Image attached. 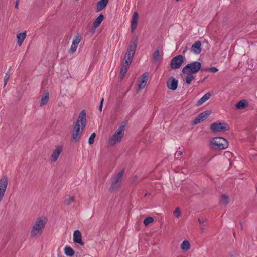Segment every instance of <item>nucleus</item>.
Listing matches in <instances>:
<instances>
[{
    "instance_id": "obj_1",
    "label": "nucleus",
    "mask_w": 257,
    "mask_h": 257,
    "mask_svg": "<svg viewBox=\"0 0 257 257\" xmlns=\"http://www.w3.org/2000/svg\"><path fill=\"white\" fill-rule=\"evenodd\" d=\"M86 125V112L85 110H83L80 113L76 122L74 125L72 132V142L76 143L80 140Z\"/></svg>"
},
{
    "instance_id": "obj_2",
    "label": "nucleus",
    "mask_w": 257,
    "mask_h": 257,
    "mask_svg": "<svg viewBox=\"0 0 257 257\" xmlns=\"http://www.w3.org/2000/svg\"><path fill=\"white\" fill-rule=\"evenodd\" d=\"M47 221V219L43 217L36 219L30 232L31 237H38L41 235Z\"/></svg>"
},
{
    "instance_id": "obj_3",
    "label": "nucleus",
    "mask_w": 257,
    "mask_h": 257,
    "mask_svg": "<svg viewBox=\"0 0 257 257\" xmlns=\"http://www.w3.org/2000/svg\"><path fill=\"white\" fill-rule=\"evenodd\" d=\"M138 41V37H134L127 49L124 56L125 64L127 65H131L137 47Z\"/></svg>"
},
{
    "instance_id": "obj_4",
    "label": "nucleus",
    "mask_w": 257,
    "mask_h": 257,
    "mask_svg": "<svg viewBox=\"0 0 257 257\" xmlns=\"http://www.w3.org/2000/svg\"><path fill=\"white\" fill-rule=\"evenodd\" d=\"M126 125V122H122L118 129L115 131L113 136L109 139L108 144L113 146L116 143L121 141L124 135L125 128Z\"/></svg>"
},
{
    "instance_id": "obj_5",
    "label": "nucleus",
    "mask_w": 257,
    "mask_h": 257,
    "mask_svg": "<svg viewBox=\"0 0 257 257\" xmlns=\"http://www.w3.org/2000/svg\"><path fill=\"white\" fill-rule=\"evenodd\" d=\"M200 69H201V63L198 61H194L184 67L182 72L185 74H193L197 73Z\"/></svg>"
},
{
    "instance_id": "obj_6",
    "label": "nucleus",
    "mask_w": 257,
    "mask_h": 257,
    "mask_svg": "<svg viewBox=\"0 0 257 257\" xmlns=\"http://www.w3.org/2000/svg\"><path fill=\"white\" fill-rule=\"evenodd\" d=\"M229 128V126L227 123L220 121L213 123L210 125V130L212 132H224Z\"/></svg>"
},
{
    "instance_id": "obj_7",
    "label": "nucleus",
    "mask_w": 257,
    "mask_h": 257,
    "mask_svg": "<svg viewBox=\"0 0 257 257\" xmlns=\"http://www.w3.org/2000/svg\"><path fill=\"white\" fill-rule=\"evenodd\" d=\"M184 60V57L182 55H177L171 61L170 65L172 69H176L179 68L182 65Z\"/></svg>"
},
{
    "instance_id": "obj_8",
    "label": "nucleus",
    "mask_w": 257,
    "mask_h": 257,
    "mask_svg": "<svg viewBox=\"0 0 257 257\" xmlns=\"http://www.w3.org/2000/svg\"><path fill=\"white\" fill-rule=\"evenodd\" d=\"M213 145L218 149H224L228 146V142L225 139L218 137L214 139Z\"/></svg>"
},
{
    "instance_id": "obj_9",
    "label": "nucleus",
    "mask_w": 257,
    "mask_h": 257,
    "mask_svg": "<svg viewBox=\"0 0 257 257\" xmlns=\"http://www.w3.org/2000/svg\"><path fill=\"white\" fill-rule=\"evenodd\" d=\"M8 184V179L7 176L3 177L0 180V202L2 201L4 197Z\"/></svg>"
},
{
    "instance_id": "obj_10",
    "label": "nucleus",
    "mask_w": 257,
    "mask_h": 257,
    "mask_svg": "<svg viewBox=\"0 0 257 257\" xmlns=\"http://www.w3.org/2000/svg\"><path fill=\"white\" fill-rule=\"evenodd\" d=\"M63 151V146L57 145L56 146L55 149L53 150L52 154L51 155L50 159L51 161L55 162L58 160L60 154Z\"/></svg>"
},
{
    "instance_id": "obj_11",
    "label": "nucleus",
    "mask_w": 257,
    "mask_h": 257,
    "mask_svg": "<svg viewBox=\"0 0 257 257\" xmlns=\"http://www.w3.org/2000/svg\"><path fill=\"white\" fill-rule=\"evenodd\" d=\"M178 81L177 79L171 77L170 78L167 82V87L171 90H175L177 89L178 87Z\"/></svg>"
},
{
    "instance_id": "obj_12",
    "label": "nucleus",
    "mask_w": 257,
    "mask_h": 257,
    "mask_svg": "<svg viewBox=\"0 0 257 257\" xmlns=\"http://www.w3.org/2000/svg\"><path fill=\"white\" fill-rule=\"evenodd\" d=\"M73 241L74 243L79 244L81 246L84 245V242L82 240L81 233L79 230H76L74 232Z\"/></svg>"
},
{
    "instance_id": "obj_13",
    "label": "nucleus",
    "mask_w": 257,
    "mask_h": 257,
    "mask_svg": "<svg viewBox=\"0 0 257 257\" xmlns=\"http://www.w3.org/2000/svg\"><path fill=\"white\" fill-rule=\"evenodd\" d=\"M149 73L145 72L142 74L141 76V81L138 83V88L139 90H141L143 88H144L147 83V81L148 79Z\"/></svg>"
},
{
    "instance_id": "obj_14",
    "label": "nucleus",
    "mask_w": 257,
    "mask_h": 257,
    "mask_svg": "<svg viewBox=\"0 0 257 257\" xmlns=\"http://www.w3.org/2000/svg\"><path fill=\"white\" fill-rule=\"evenodd\" d=\"M191 50L196 54H199L201 51V42L200 41H196L192 45Z\"/></svg>"
},
{
    "instance_id": "obj_15",
    "label": "nucleus",
    "mask_w": 257,
    "mask_h": 257,
    "mask_svg": "<svg viewBox=\"0 0 257 257\" xmlns=\"http://www.w3.org/2000/svg\"><path fill=\"white\" fill-rule=\"evenodd\" d=\"M109 0H100L96 5V11L100 12L104 9L107 5Z\"/></svg>"
},
{
    "instance_id": "obj_16",
    "label": "nucleus",
    "mask_w": 257,
    "mask_h": 257,
    "mask_svg": "<svg viewBox=\"0 0 257 257\" xmlns=\"http://www.w3.org/2000/svg\"><path fill=\"white\" fill-rule=\"evenodd\" d=\"M138 14L137 12H135L133 15L132 22H131V29L133 32L137 27L138 20Z\"/></svg>"
},
{
    "instance_id": "obj_17",
    "label": "nucleus",
    "mask_w": 257,
    "mask_h": 257,
    "mask_svg": "<svg viewBox=\"0 0 257 257\" xmlns=\"http://www.w3.org/2000/svg\"><path fill=\"white\" fill-rule=\"evenodd\" d=\"M212 95V94L210 92H208L206 93L197 102L196 105L198 106H200L205 102H206L207 100H208L211 97Z\"/></svg>"
},
{
    "instance_id": "obj_18",
    "label": "nucleus",
    "mask_w": 257,
    "mask_h": 257,
    "mask_svg": "<svg viewBox=\"0 0 257 257\" xmlns=\"http://www.w3.org/2000/svg\"><path fill=\"white\" fill-rule=\"evenodd\" d=\"M248 105L247 101L245 99H243L239 101L235 104V107L237 109L241 110L243 109Z\"/></svg>"
},
{
    "instance_id": "obj_19",
    "label": "nucleus",
    "mask_w": 257,
    "mask_h": 257,
    "mask_svg": "<svg viewBox=\"0 0 257 257\" xmlns=\"http://www.w3.org/2000/svg\"><path fill=\"white\" fill-rule=\"evenodd\" d=\"M49 98V93L48 91H45L44 95L42 96L41 98V102H40V106H42L46 105Z\"/></svg>"
},
{
    "instance_id": "obj_20",
    "label": "nucleus",
    "mask_w": 257,
    "mask_h": 257,
    "mask_svg": "<svg viewBox=\"0 0 257 257\" xmlns=\"http://www.w3.org/2000/svg\"><path fill=\"white\" fill-rule=\"evenodd\" d=\"M26 37V31H24L22 33H19L17 36L18 40V44L19 46H21L23 42Z\"/></svg>"
},
{
    "instance_id": "obj_21",
    "label": "nucleus",
    "mask_w": 257,
    "mask_h": 257,
    "mask_svg": "<svg viewBox=\"0 0 257 257\" xmlns=\"http://www.w3.org/2000/svg\"><path fill=\"white\" fill-rule=\"evenodd\" d=\"M104 16L101 13L93 22L94 27H98L104 19Z\"/></svg>"
},
{
    "instance_id": "obj_22",
    "label": "nucleus",
    "mask_w": 257,
    "mask_h": 257,
    "mask_svg": "<svg viewBox=\"0 0 257 257\" xmlns=\"http://www.w3.org/2000/svg\"><path fill=\"white\" fill-rule=\"evenodd\" d=\"M121 183L115 182L112 180L111 185L110 186L109 190L110 192H114L117 190L120 187Z\"/></svg>"
},
{
    "instance_id": "obj_23",
    "label": "nucleus",
    "mask_w": 257,
    "mask_h": 257,
    "mask_svg": "<svg viewBox=\"0 0 257 257\" xmlns=\"http://www.w3.org/2000/svg\"><path fill=\"white\" fill-rule=\"evenodd\" d=\"M124 174V170L122 169L116 174V175L114 177L112 180L117 182L121 183Z\"/></svg>"
},
{
    "instance_id": "obj_24",
    "label": "nucleus",
    "mask_w": 257,
    "mask_h": 257,
    "mask_svg": "<svg viewBox=\"0 0 257 257\" xmlns=\"http://www.w3.org/2000/svg\"><path fill=\"white\" fill-rule=\"evenodd\" d=\"M130 65H127L126 64H124L121 67V68L120 69V80H122L127 71V67Z\"/></svg>"
},
{
    "instance_id": "obj_25",
    "label": "nucleus",
    "mask_w": 257,
    "mask_h": 257,
    "mask_svg": "<svg viewBox=\"0 0 257 257\" xmlns=\"http://www.w3.org/2000/svg\"><path fill=\"white\" fill-rule=\"evenodd\" d=\"M65 254L68 256H72L74 255V250L70 246H66L64 249Z\"/></svg>"
},
{
    "instance_id": "obj_26",
    "label": "nucleus",
    "mask_w": 257,
    "mask_h": 257,
    "mask_svg": "<svg viewBox=\"0 0 257 257\" xmlns=\"http://www.w3.org/2000/svg\"><path fill=\"white\" fill-rule=\"evenodd\" d=\"M190 245L188 241L184 240L181 245V249L184 251H187L190 248Z\"/></svg>"
},
{
    "instance_id": "obj_27",
    "label": "nucleus",
    "mask_w": 257,
    "mask_h": 257,
    "mask_svg": "<svg viewBox=\"0 0 257 257\" xmlns=\"http://www.w3.org/2000/svg\"><path fill=\"white\" fill-rule=\"evenodd\" d=\"M75 199L74 196H70L68 198H66L64 201V203L65 205L68 206L74 202Z\"/></svg>"
},
{
    "instance_id": "obj_28",
    "label": "nucleus",
    "mask_w": 257,
    "mask_h": 257,
    "mask_svg": "<svg viewBox=\"0 0 257 257\" xmlns=\"http://www.w3.org/2000/svg\"><path fill=\"white\" fill-rule=\"evenodd\" d=\"M210 114V113L207 111H204L202 113H201L199 116L201 118V119L202 120V121L208 118L209 115Z\"/></svg>"
},
{
    "instance_id": "obj_29",
    "label": "nucleus",
    "mask_w": 257,
    "mask_h": 257,
    "mask_svg": "<svg viewBox=\"0 0 257 257\" xmlns=\"http://www.w3.org/2000/svg\"><path fill=\"white\" fill-rule=\"evenodd\" d=\"M152 57L154 60L155 61H158L160 59L161 57L158 49L153 53Z\"/></svg>"
},
{
    "instance_id": "obj_30",
    "label": "nucleus",
    "mask_w": 257,
    "mask_h": 257,
    "mask_svg": "<svg viewBox=\"0 0 257 257\" xmlns=\"http://www.w3.org/2000/svg\"><path fill=\"white\" fill-rule=\"evenodd\" d=\"M186 83L187 84H190L193 80L194 79L195 77L192 74H186Z\"/></svg>"
},
{
    "instance_id": "obj_31",
    "label": "nucleus",
    "mask_w": 257,
    "mask_h": 257,
    "mask_svg": "<svg viewBox=\"0 0 257 257\" xmlns=\"http://www.w3.org/2000/svg\"><path fill=\"white\" fill-rule=\"evenodd\" d=\"M154 221V218L152 217H146L144 220V224L145 226L148 225L150 223Z\"/></svg>"
},
{
    "instance_id": "obj_32",
    "label": "nucleus",
    "mask_w": 257,
    "mask_h": 257,
    "mask_svg": "<svg viewBox=\"0 0 257 257\" xmlns=\"http://www.w3.org/2000/svg\"><path fill=\"white\" fill-rule=\"evenodd\" d=\"M10 68L9 69L8 71L6 73L5 76L4 77V87H5L6 85L7 82H8V81L9 80L10 76Z\"/></svg>"
},
{
    "instance_id": "obj_33",
    "label": "nucleus",
    "mask_w": 257,
    "mask_h": 257,
    "mask_svg": "<svg viewBox=\"0 0 257 257\" xmlns=\"http://www.w3.org/2000/svg\"><path fill=\"white\" fill-rule=\"evenodd\" d=\"M96 135L95 133H93L91 135V136H90L89 140H88V143L90 145L93 144V143L94 142V139L96 137Z\"/></svg>"
},
{
    "instance_id": "obj_34",
    "label": "nucleus",
    "mask_w": 257,
    "mask_h": 257,
    "mask_svg": "<svg viewBox=\"0 0 257 257\" xmlns=\"http://www.w3.org/2000/svg\"><path fill=\"white\" fill-rule=\"evenodd\" d=\"M81 40V37L79 35H77L75 36L74 38L72 43L73 44H76L77 45H78L79 43H80Z\"/></svg>"
},
{
    "instance_id": "obj_35",
    "label": "nucleus",
    "mask_w": 257,
    "mask_h": 257,
    "mask_svg": "<svg viewBox=\"0 0 257 257\" xmlns=\"http://www.w3.org/2000/svg\"><path fill=\"white\" fill-rule=\"evenodd\" d=\"M77 46H78V45H77L76 44H73L72 43V44L71 46L70 49L69 50V53H72V54L74 53L76 51Z\"/></svg>"
},
{
    "instance_id": "obj_36",
    "label": "nucleus",
    "mask_w": 257,
    "mask_h": 257,
    "mask_svg": "<svg viewBox=\"0 0 257 257\" xmlns=\"http://www.w3.org/2000/svg\"><path fill=\"white\" fill-rule=\"evenodd\" d=\"M202 120L201 119V118L199 117V115L197 116L192 121V125H196L201 122H202Z\"/></svg>"
},
{
    "instance_id": "obj_37",
    "label": "nucleus",
    "mask_w": 257,
    "mask_h": 257,
    "mask_svg": "<svg viewBox=\"0 0 257 257\" xmlns=\"http://www.w3.org/2000/svg\"><path fill=\"white\" fill-rule=\"evenodd\" d=\"M221 199L222 201L223 202V203L225 205H227L228 204V198L227 196H226L225 194H223L221 196Z\"/></svg>"
},
{
    "instance_id": "obj_38",
    "label": "nucleus",
    "mask_w": 257,
    "mask_h": 257,
    "mask_svg": "<svg viewBox=\"0 0 257 257\" xmlns=\"http://www.w3.org/2000/svg\"><path fill=\"white\" fill-rule=\"evenodd\" d=\"M174 214L175 216H176L177 218H179L180 216L181 215V211L179 207H177L174 211Z\"/></svg>"
},
{
    "instance_id": "obj_39",
    "label": "nucleus",
    "mask_w": 257,
    "mask_h": 257,
    "mask_svg": "<svg viewBox=\"0 0 257 257\" xmlns=\"http://www.w3.org/2000/svg\"><path fill=\"white\" fill-rule=\"evenodd\" d=\"M183 154L182 151H177L175 154V158L176 159H179L180 156Z\"/></svg>"
},
{
    "instance_id": "obj_40",
    "label": "nucleus",
    "mask_w": 257,
    "mask_h": 257,
    "mask_svg": "<svg viewBox=\"0 0 257 257\" xmlns=\"http://www.w3.org/2000/svg\"><path fill=\"white\" fill-rule=\"evenodd\" d=\"M97 28V27H94V25L93 24L92 28L90 29L89 31V33H90L91 35H93L95 33L96 29Z\"/></svg>"
},
{
    "instance_id": "obj_41",
    "label": "nucleus",
    "mask_w": 257,
    "mask_h": 257,
    "mask_svg": "<svg viewBox=\"0 0 257 257\" xmlns=\"http://www.w3.org/2000/svg\"><path fill=\"white\" fill-rule=\"evenodd\" d=\"M218 71V69L215 67H212L211 68H209V71L212 73H216Z\"/></svg>"
},
{
    "instance_id": "obj_42",
    "label": "nucleus",
    "mask_w": 257,
    "mask_h": 257,
    "mask_svg": "<svg viewBox=\"0 0 257 257\" xmlns=\"http://www.w3.org/2000/svg\"><path fill=\"white\" fill-rule=\"evenodd\" d=\"M104 98H102L101 100V101H100V106H99V110L100 111H102V107H103V102H104Z\"/></svg>"
},
{
    "instance_id": "obj_43",
    "label": "nucleus",
    "mask_w": 257,
    "mask_h": 257,
    "mask_svg": "<svg viewBox=\"0 0 257 257\" xmlns=\"http://www.w3.org/2000/svg\"><path fill=\"white\" fill-rule=\"evenodd\" d=\"M198 222H199V223L200 224H203L204 223H205V220H203V219H200V218H198Z\"/></svg>"
},
{
    "instance_id": "obj_44",
    "label": "nucleus",
    "mask_w": 257,
    "mask_h": 257,
    "mask_svg": "<svg viewBox=\"0 0 257 257\" xmlns=\"http://www.w3.org/2000/svg\"><path fill=\"white\" fill-rule=\"evenodd\" d=\"M19 1H20V0H16V2L15 7L17 9H19L18 5H19Z\"/></svg>"
},
{
    "instance_id": "obj_45",
    "label": "nucleus",
    "mask_w": 257,
    "mask_h": 257,
    "mask_svg": "<svg viewBox=\"0 0 257 257\" xmlns=\"http://www.w3.org/2000/svg\"><path fill=\"white\" fill-rule=\"evenodd\" d=\"M204 71H209V68H206L203 70Z\"/></svg>"
},
{
    "instance_id": "obj_46",
    "label": "nucleus",
    "mask_w": 257,
    "mask_h": 257,
    "mask_svg": "<svg viewBox=\"0 0 257 257\" xmlns=\"http://www.w3.org/2000/svg\"><path fill=\"white\" fill-rule=\"evenodd\" d=\"M240 227H241V229L242 230L243 229V225L241 223H240Z\"/></svg>"
},
{
    "instance_id": "obj_47",
    "label": "nucleus",
    "mask_w": 257,
    "mask_h": 257,
    "mask_svg": "<svg viewBox=\"0 0 257 257\" xmlns=\"http://www.w3.org/2000/svg\"><path fill=\"white\" fill-rule=\"evenodd\" d=\"M206 78H204L201 81V82L202 83L204 80L205 79H206Z\"/></svg>"
},
{
    "instance_id": "obj_48",
    "label": "nucleus",
    "mask_w": 257,
    "mask_h": 257,
    "mask_svg": "<svg viewBox=\"0 0 257 257\" xmlns=\"http://www.w3.org/2000/svg\"><path fill=\"white\" fill-rule=\"evenodd\" d=\"M201 232H203V228H201Z\"/></svg>"
},
{
    "instance_id": "obj_49",
    "label": "nucleus",
    "mask_w": 257,
    "mask_h": 257,
    "mask_svg": "<svg viewBox=\"0 0 257 257\" xmlns=\"http://www.w3.org/2000/svg\"><path fill=\"white\" fill-rule=\"evenodd\" d=\"M134 178H135V179H136L137 178V176H135Z\"/></svg>"
}]
</instances>
